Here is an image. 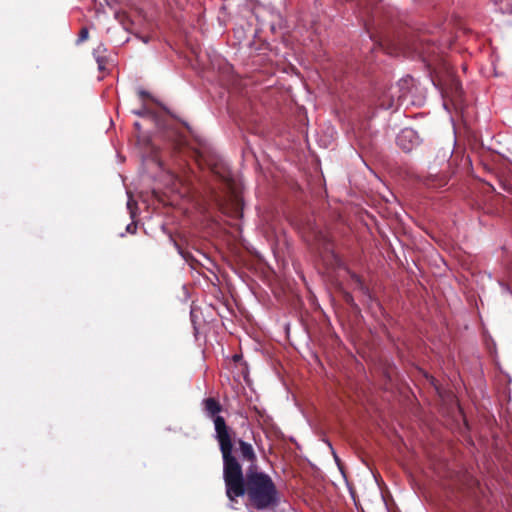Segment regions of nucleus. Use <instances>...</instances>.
<instances>
[{
    "label": "nucleus",
    "mask_w": 512,
    "mask_h": 512,
    "mask_svg": "<svg viewBox=\"0 0 512 512\" xmlns=\"http://www.w3.org/2000/svg\"><path fill=\"white\" fill-rule=\"evenodd\" d=\"M204 414L214 424V438L218 442L223 460V480L229 507L235 509L239 497H246V506L258 511L272 510L281 503V492L270 475L257 465V456L253 446L238 439L236 444L240 458L249 462L243 473L242 466L233 454L232 429L220 415L223 408L213 398H204L201 402Z\"/></svg>",
    "instance_id": "1"
},
{
    "label": "nucleus",
    "mask_w": 512,
    "mask_h": 512,
    "mask_svg": "<svg viewBox=\"0 0 512 512\" xmlns=\"http://www.w3.org/2000/svg\"><path fill=\"white\" fill-rule=\"evenodd\" d=\"M397 145L405 152L411 151L419 144V136L412 128H404L396 138Z\"/></svg>",
    "instance_id": "2"
},
{
    "label": "nucleus",
    "mask_w": 512,
    "mask_h": 512,
    "mask_svg": "<svg viewBox=\"0 0 512 512\" xmlns=\"http://www.w3.org/2000/svg\"><path fill=\"white\" fill-rule=\"evenodd\" d=\"M498 10L503 14H512V0H494Z\"/></svg>",
    "instance_id": "3"
},
{
    "label": "nucleus",
    "mask_w": 512,
    "mask_h": 512,
    "mask_svg": "<svg viewBox=\"0 0 512 512\" xmlns=\"http://www.w3.org/2000/svg\"><path fill=\"white\" fill-rule=\"evenodd\" d=\"M88 36H89L88 28L87 27L81 28L76 43L80 44V43L84 42L85 40L88 39Z\"/></svg>",
    "instance_id": "4"
},
{
    "label": "nucleus",
    "mask_w": 512,
    "mask_h": 512,
    "mask_svg": "<svg viewBox=\"0 0 512 512\" xmlns=\"http://www.w3.org/2000/svg\"><path fill=\"white\" fill-rule=\"evenodd\" d=\"M96 62H97V64H98V69H99L100 71L105 70V60H104V58H103V57H101V56H96Z\"/></svg>",
    "instance_id": "5"
},
{
    "label": "nucleus",
    "mask_w": 512,
    "mask_h": 512,
    "mask_svg": "<svg viewBox=\"0 0 512 512\" xmlns=\"http://www.w3.org/2000/svg\"><path fill=\"white\" fill-rule=\"evenodd\" d=\"M326 443L328 444L329 448L331 449V452L333 454L335 462L339 465L340 459H339L336 451L334 450L332 444L329 441H326Z\"/></svg>",
    "instance_id": "6"
},
{
    "label": "nucleus",
    "mask_w": 512,
    "mask_h": 512,
    "mask_svg": "<svg viewBox=\"0 0 512 512\" xmlns=\"http://www.w3.org/2000/svg\"><path fill=\"white\" fill-rule=\"evenodd\" d=\"M127 232L134 233L136 231V225L133 223H130L126 227Z\"/></svg>",
    "instance_id": "7"
},
{
    "label": "nucleus",
    "mask_w": 512,
    "mask_h": 512,
    "mask_svg": "<svg viewBox=\"0 0 512 512\" xmlns=\"http://www.w3.org/2000/svg\"><path fill=\"white\" fill-rule=\"evenodd\" d=\"M138 93H139V95H140L141 97H150L149 92H147V91H145V90H143V89H140V90L138 91Z\"/></svg>",
    "instance_id": "8"
},
{
    "label": "nucleus",
    "mask_w": 512,
    "mask_h": 512,
    "mask_svg": "<svg viewBox=\"0 0 512 512\" xmlns=\"http://www.w3.org/2000/svg\"><path fill=\"white\" fill-rule=\"evenodd\" d=\"M447 154H448L449 156H451V155H452V150L448 151V152H447Z\"/></svg>",
    "instance_id": "9"
},
{
    "label": "nucleus",
    "mask_w": 512,
    "mask_h": 512,
    "mask_svg": "<svg viewBox=\"0 0 512 512\" xmlns=\"http://www.w3.org/2000/svg\"><path fill=\"white\" fill-rule=\"evenodd\" d=\"M238 358H239V356H238V355H235V356H234V359H235V360H238Z\"/></svg>",
    "instance_id": "10"
}]
</instances>
